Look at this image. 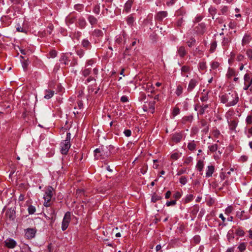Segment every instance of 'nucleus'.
<instances>
[{
    "label": "nucleus",
    "instance_id": "nucleus-1",
    "mask_svg": "<svg viewBox=\"0 0 252 252\" xmlns=\"http://www.w3.org/2000/svg\"><path fill=\"white\" fill-rule=\"evenodd\" d=\"M94 157L97 159H105L110 155V151L108 147L102 146L100 148L96 149L94 151Z\"/></svg>",
    "mask_w": 252,
    "mask_h": 252
},
{
    "label": "nucleus",
    "instance_id": "nucleus-2",
    "mask_svg": "<svg viewBox=\"0 0 252 252\" xmlns=\"http://www.w3.org/2000/svg\"><path fill=\"white\" fill-rule=\"evenodd\" d=\"M54 193V189L52 187L49 186L47 188L43 196V198L44 199V205L45 207H49L50 206V202L51 201Z\"/></svg>",
    "mask_w": 252,
    "mask_h": 252
},
{
    "label": "nucleus",
    "instance_id": "nucleus-3",
    "mask_svg": "<svg viewBox=\"0 0 252 252\" xmlns=\"http://www.w3.org/2000/svg\"><path fill=\"white\" fill-rule=\"evenodd\" d=\"M70 133H67L66 139L61 144V151L62 154L66 155L70 147Z\"/></svg>",
    "mask_w": 252,
    "mask_h": 252
},
{
    "label": "nucleus",
    "instance_id": "nucleus-4",
    "mask_svg": "<svg viewBox=\"0 0 252 252\" xmlns=\"http://www.w3.org/2000/svg\"><path fill=\"white\" fill-rule=\"evenodd\" d=\"M227 98L228 106H233L238 101V96L235 92H232L227 94Z\"/></svg>",
    "mask_w": 252,
    "mask_h": 252
},
{
    "label": "nucleus",
    "instance_id": "nucleus-5",
    "mask_svg": "<svg viewBox=\"0 0 252 252\" xmlns=\"http://www.w3.org/2000/svg\"><path fill=\"white\" fill-rule=\"evenodd\" d=\"M70 220L71 214L70 212H67L65 214L62 221V229L63 231L65 230L67 228L69 223L70 221Z\"/></svg>",
    "mask_w": 252,
    "mask_h": 252
},
{
    "label": "nucleus",
    "instance_id": "nucleus-6",
    "mask_svg": "<svg viewBox=\"0 0 252 252\" xmlns=\"http://www.w3.org/2000/svg\"><path fill=\"white\" fill-rule=\"evenodd\" d=\"M244 89L245 90H247L251 85H252V78H250V75L248 74H246L244 75Z\"/></svg>",
    "mask_w": 252,
    "mask_h": 252
},
{
    "label": "nucleus",
    "instance_id": "nucleus-7",
    "mask_svg": "<svg viewBox=\"0 0 252 252\" xmlns=\"http://www.w3.org/2000/svg\"><path fill=\"white\" fill-rule=\"evenodd\" d=\"M36 232V229L34 228H28L26 229L25 236L29 239L33 238Z\"/></svg>",
    "mask_w": 252,
    "mask_h": 252
},
{
    "label": "nucleus",
    "instance_id": "nucleus-8",
    "mask_svg": "<svg viewBox=\"0 0 252 252\" xmlns=\"http://www.w3.org/2000/svg\"><path fill=\"white\" fill-rule=\"evenodd\" d=\"M5 246L9 249H13L16 246V242L12 239H8L4 241Z\"/></svg>",
    "mask_w": 252,
    "mask_h": 252
},
{
    "label": "nucleus",
    "instance_id": "nucleus-9",
    "mask_svg": "<svg viewBox=\"0 0 252 252\" xmlns=\"http://www.w3.org/2000/svg\"><path fill=\"white\" fill-rule=\"evenodd\" d=\"M167 15L166 11H160L158 12L156 16V19L158 21H161Z\"/></svg>",
    "mask_w": 252,
    "mask_h": 252
},
{
    "label": "nucleus",
    "instance_id": "nucleus-10",
    "mask_svg": "<svg viewBox=\"0 0 252 252\" xmlns=\"http://www.w3.org/2000/svg\"><path fill=\"white\" fill-rule=\"evenodd\" d=\"M198 84L197 80L194 79H192L189 81V83L188 87V91L189 92L191 91Z\"/></svg>",
    "mask_w": 252,
    "mask_h": 252
},
{
    "label": "nucleus",
    "instance_id": "nucleus-11",
    "mask_svg": "<svg viewBox=\"0 0 252 252\" xmlns=\"http://www.w3.org/2000/svg\"><path fill=\"white\" fill-rule=\"evenodd\" d=\"M251 39H252V38H251L250 35L248 34H245L242 39V46H244L245 45H248L250 43Z\"/></svg>",
    "mask_w": 252,
    "mask_h": 252
},
{
    "label": "nucleus",
    "instance_id": "nucleus-12",
    "mask_svg": "<svg viewBox=\"0 0 252 252\" xmlns=\"http://www.w3.org/2000/svg\"><path fill=\"white\" fill-rule=\"evenodd\" d=\"M182 138H183V135L181 133H175L174 134H173L172 138V140L174 142H175L176 143H178V142H179L181 140Z\"/></svg>",
    "mask_w": 252,
    "mask_h": 252
},
{
    "label": "nucleus",
    "instance_id": "nucleus-13",
    "mask_svg": "<svg viewBox=\"0 0 252 252\" xmlns=\"http://www.w3.org/2000/svg\"><path fill=\"white\" fill-rule=\"evenodd\" d=\"M177 54L180 57H184L187 54V51L184 46H180L179 47Z\"/></svg>",
    "mask_w": 252,
    "mask_h": 252
},
{
    "label": "nucleus",
    "instance_id": "nucleus-14",
    "mask_svg": "<svg viewBox=\"0 0 252 252\" xmlns=\"http://www.w3.org/2000/svg\"><path fill=\"white\" fill-rule=\"evenodd\" d=\"M54 94V91L51 90H46L45 92L44 98L48 99L51 98Z\"/></svg>",
    "mask_w": 252,
    "mask_h": 252
},
{
    "label": "nucleus",
    "instance_id": "nucleus-15",
    "mask_svg": "<svg viewBox=\"0 0 252 252\" xmlns=\"http://www.w3.org/2000/svg\"><path fill=\"white\" fill-rule=\"evenodd\" d=\"M229 129L231 130H235L238 124V122L236 120H232L228 122Z\"/></svg>",
    "mask_w": 252,
    "mask_h": 252
},
{
    "label": "nucleus",
    "instance_id": "nucleus-16",
    "mask_svg": "<svg viewBox=\"0 0 252 252\" xmlns=\"http://www.w3.org/2000/svg\"><path fill=\"white\" fill-rule=\"evenodd\" d=\"M214 171V167L213 166H208L206 173V176L208 177H211Z\"/></svg>",
    "mask_w": 252,
    "mask_h": 252
},
{
    "label": "nucleus",
    "instance_id": "nucleus-17",
    "mask_svg": "<svg viewBox=\"0 0 252 252\" xmlns=\"http://www.w3.org/2000/svg\"><path fill=\"white\" fill-rule=\"evenodd\" d=\"M203 161L201 159L198 160L196 165V168H197V169L199 171H201L203 168Z\"/></svg>",
    "mask_w": 252,
    "mask_h": 252
},
{
    "label": "nucleus",
    "instance_id": "nucleus-18",
    "mask_svg": "<svg viewBox=\"0 0 252 252\" xmlns=\"http://www.w3.org/2000/svg\"><path fill=\"white\" fill-rule=\"evenodd\" d=\"M132 4L131 0H128L125 5V10L126 12H128L131 9Z\"/></svg>",
    "mask_w": 252,
    "mask_h": 252
},
{
    "label": "nucleus",
    "instance_id": "nucleus-19",
    "mask_svg": "<svg viewBox=\"0 0 252 252\" xmlns=\"http://www.w3.org/2000/svg\"><path fill=\"white\" fill-rule=\"evenodd\" d=\"M82 45L83 47L86 48L87 49H89L91 47V45L90 42L87 39H84L82 41Z\"/></svg>",
    "mask_w": 252,
    "mask_h": 252
},
{
    "label": "nucleus",
    "instance_id": "nucleus-20",
    "mask_svg": "<svg viewBox=\"0 0 252 252\" xmlns=\"http://www.w3.org/2000/svg\"><path fill=\"white\" fill-rule=\"evenodd\" d=\"M235 74H236L235 71L234 69L231 68H228V71H227V73L226 74V75L228 78H230L232 77V76H235Z\"/></svg>",
    "mask_w": 252,
    "mask_h": 252
},
{
    "label": "nucleus",
    "instance_id": "nucleus-21",
    "mask_svg": "<svg viewBox=\"0 0 252 252\" xmlns=\"http://www.w3.org/2000/svg\"><path fill=\"white\" fill-rule=\"evenodd\" d=\"M247 244L246 243H241L239 244L238 247V249H239L240 252H243L246 249Z\"/></svg>",
    "mask_w": 252,
    "mask_h": 252
},
{
    "label": "nucleus",
    "instance_id": "nucleus-22",
    "mask_svg": "<svg viewBox=\"0 0 252 252\" xmlns=\"http://www.w3.org/2000/svg\"><path fill=\"white\" fill-rule=\"evenodd\" d=\"M188 148L190 151H193L195 149L196 144L194 143V141L189 143L188 145Z\"/></svg>",
    "mask_w": 252,
    "mask_h": 252
},
{
    "label": "nucleus",
    "instance_id": "nucleus-23",
    "mask_svg": "<svg viewBox=\"0 0 252 252\" xmlns=\"http://www.w3.org/2000/svg\"><path fill=\"white\" fill-rule=\"evenodd\" d=\"M88 20L89 22L92 25L95 24L97 22V19L93 16H90L88 18Z\"/></svg>",
    "mask_w": 252,
    "mask_h": 252
},
{
    "label": "nucleus",
    "instance_id": "nucleus-24",
    "mask_svg": "<svg viewBox=\"0 0 252 252\" xmlns=\"http://www.w3.org/2000/svg\"><path fill=\"white\" fill-rule=\"evenodd\" d=\"M91 68L90 67H86L83 71H82V74L84 76L86 77L88 76L91 72Z\"/></svg>",
    "mask_w": 252,
    "mask_h": 252
},
{
    "label": "nucleus",
    "instance_id": "nucleus-25",
    "mask_svg": "<svg viewBox=\"0 0 252 252\" xmlns=\"http://www.w3.org/2000/svg\"><path fill=\"white\" fill-rule=\"evenodd\" d=\"M6 214L7 217H8L10 219H13L15 214V212L13 211V210L11 211L10 210L7 211Z\"/></svg>",
    "mask_w": 252,
    "mask_h": 252
},
{
    "label": "nucleus",
    "instance_id": "nucleus-26",
    "mask_svg": "<svg viewBox=\"0 0 252 252\" xmlns=\"http://www.w3.org/2000/svg\"><path fill=\"white\" fill-rule=\"evenodd\" d=\"M181 156V154L179 153H175L171 155V158L174 160H177Z\"/></svg>",
    "mask_w": 252,
    "mask_h": 252
},
{
    "label": "nucleus",
    "instance_id": "nucleus-27",
    "mask_svg": "<svg viewBox=\"0 0 252 252\" xmlns=\"http://www.w3.org/2000/svg\"><path fill=\"white\" fill-rule=\"evenodd\" d=\"M192 158L191 157H187L185 158L184 163L185 164L189 165L192 163Z\"/></svg>",
    "mask_w": 252,
    "mask_h": 252
},
{
    "label": "nucleus",
    "instance_id": "nucleus-28",
    "mask_svg": "<svg viewBox=\"0 0 252 252\" xmlns=\"http://www.w3.org/2000/svg\"><path fill=\"white\" fill-rule=\"evenodd\" d=\"M183 87L181 86H177V89L176 90V94L178 95V96H179L182 93H183Z\"/></svg>",
    "mask_w": 252,
    "mask_h": 252
},
{
    "label": "nucleus",
    "instance_id": "nucleus-29",
    "mask_svg": "<svg viewBox=\"0 0 252 252\" xmlns=\"http://www.w3.org/2000/svg\"><path fill=\"white\" fill-rule=\"evenodd\" d=\"M233 210V208L231 206H228L225 210V214L226 215H229Z\"/></svg>",
    "mask_w": 252,
    "mask_h": 252
},
{
    "label": "nucleus",
    "instance_id": "nucleus-30",
    "mask_svg": "<svg viewBox=\"0 0 252 252\" xmlns=\"http://www.w3.org/2000/svg\"><path fill=\"white\" fill-rule=\"evenodd\" d=\"M209 150L211 152H214L218 149V145L217 144H213L208 147Z\"/></svg>",
    "mask_w": 252,
    "mask_h": 252
},
{
    "label": "nucleus",
    "instance_id": "nucleus-31",
    "mask_svg": "<svg viewBox=\"0 0 252 252\" xmlns=\"http://www.w3.org/2000/svg\"><path fill=\"white\" fill-rule=\"evenodd\" d=\"M28 210L30 214H34L36 210L35 207L32 205L29 206Z\"/></svg>",
    "mask_w": 252,
    "mask_h": 252
},
{
    "label": "nucleus",
    "instance_id": "nucleus-32",
    "mask_svg": "<svg viewBox=\"0 0 252 252\" xmlns=\"http://www.w3.org/2000/svg\"><path fill=\"white\" fill-rule=\"evenodd\" d=\"M236 233L239 236H243L245 235L244 231L241 228L237 229Z\"/></svg>",
    "mask_w": 252,
    "mask_h": 252
},
{
    "label": "nucleus",
    "instance_id": "nucleus-33",
    "mask_svg": "<svg viewBox=\"0 0 252 252\" xmlns=\"http://www.w3.org/2000/svg\"><path fill=\"white\" fill-rule=\"evenodd\" d=\"M217 47V42L216 41H214L211 44V47H210V51L211 52H213L216 49Z\"/></svg>",
    "mask_w": 252,
    "mask_h": 252
},
{
    "label": "nucleus",
    "instance_id": "nucleus-34",
    "mask_svg": "<svg viewBox=\"0 0 252 252\" xmlns=\"http://www.w3.org/2000/svg\"><path fill=\"white\" fill-rule=\"evenodd\" d=\"M227 94L225 95H222L221 96V102L223 103H226L228 104V101L227 98Z\"/></svg>",
    "mask_w": 252,
    "mask_h": 252
},
{
    "label": "nucleus",
    "instance_id": "nucleus-35",
    "mask_svg": "<svg viewBox=\"0 0 252 252\" xmlns=\"http://www.w3.org/2000/svg\"><path fill=\"white\" fill-rule=\"evenodd\" d=\"M246 54L250 60H252V50L251 49L247 50Z\"/></svg>",
    "mask_w": 252,
    "mask_h": 252
},
{
    "label": "nucleus",
    "instance_id": "nucleus-36",
    "mask_svg": "<svg viewBox=\"0 0 252 252\" xmlns=\"http://www.w3.org/2000/svg\"><path fill=\"white\" fill-rule=\"evenodd\" d=\"M54 26L52 24H50L47 27V32L49 33V34H51L52 31L53 30Z\"/></svg>",
    "mask_w": 252,
    "mask_h": 252
},
{
    "label": "nucleus",
    "instance_id": "nucleus-37",
    "mask_svg": "<svg viewBox=\"0 0 252 252\" xmlns=\"http://www.w3.org/2000/svg\"><path fill=\"white\" fill-rule=\"evenodd\" d=\"M161 199V197L160 196H158L157 195H153V196L152 197V201L153 202H156L158 200H159Z\"/></svg>",
    "mask_w": 252,
    "mask_h": 252
},
{
    "label": "nucleus",
    "instance_id": "nucleus-38",
    "mask_svg": "<svg viewBox=\"0 0 252 252\" xmlns=\"http://www.w3.org/2000/svg\"><path fill=\"white\" fill-rule=\"evenodd\" d=\"M208 107V105H205L204 106H201L200 108V110L199 111V113L200 114L202 115L204 113L205 109L207 108Z\"/></svg>",
    "mask_w": 252,
    "mask_h": 252
},
{
    "label": "nucleus",
    "instance_id": "nucleus-39",
    "mask_svg": "<svg viewBox=\"0 0 252 252\" xmlns=\"http://www.w3.org/2000/svg\"><path fill=\"white\" fill-rule=\"evenodd\" d=\"M180 113V109L178 107H175L174 108L172 114L174 116H175L177 115H178Z\"/></svg>",
    "mask_w": 252,
    "mask_h": 252
},
{
    "label": "nucleus",
    "instance_id": "nucleus-40",
    "mask_svg": "<svg viewBox=\"0 0 252 252\" xmlns=\"http://www.w3.org/2000/svg\"><path fill=\"white\" fill-rule=\"evenodd\" d=\"M229 42L228 38H224L222 42V45L223 46H227Z\"/></svg>",
    "mask_w": 252,
    "mask_h": 252
},
{
    "label": "nucleus",
    "instance_id": "nucleus-41",
    "mask_svg": "<svg viewBox=\"0 0 252 252\" xmlns=\"http://www.w3.org/2000/svg\"><path fill=\"white\" fill-rule=\"evenodd\" d=\"M189 67L188 66H183L181 69L182 73L188 72L189 71Z\"/></svg>",
    "mask_w": 252,
    "mask_h": 252
},
{
    "label": "nucleus",
    "instance_id": "nucleus-42",
    "mask_svg": "<svg viewBox=\"0 0 252 252\" xmlns=\"http://www.w3.org/2000/svg\"><path fill=\"white\" fill-rule=\"evenodd\" d=\"M76 53L80 58H82L84 55V51L82 49H79L76 51Z\"/></svg>",
    "mask_w": 252,
    "mask_h": 252
},
{
    "label": "nucleus",
    "instance_id": "nucleus-43",
    "mask_svg": "<svg viewBox=\"0 0 252 252\" xmlns=\"http://www.w3.org/2000/svg\"><path fill=\"white\" fill-rule=\"evenodd\" d=\"M230 56H231V58H230V59H229L228 60V63L230 64H231L233 62L234 59L235 57V54L234 53L231 52L230 53Z\"/></svg>",
    "mask_w": 252,
    "mask_h": 252
},
{
    "label": "nucleus",
    "instance_id": "nucleus-44",
    "mask_svg": "<svg viewBox=\"0 0 252 252\" xmlns=\"http://www.w3.org/2000/svg\"><path fill=\"white\" fill-rule=\"evenodd\" d=\"M212 133L215 137H218L220 134V131L217 129L214 130Z\"/></svg>",
    "mask_w": 252,
    "mask_h": 252
},
{
    "label": "nucleus",
    "instance_id": "nucleus-45",
    "mask_svg": "<svg viewBox=\"0 0 252 252\" xmlns=\"http://www.w3.org/2000/svg\"><path fill=\"white\" fill-rule=\"evenodd\" d=\"M94 13L95 14H99L100 12V7L99 5H96L94 7V10H93Z\"/></svg>",
    "mask_w": 252,
    "mask_h": 252
},
{
    "label": "nucleus",
    "instance_id": "nucleus-46",
    "mask_svg": "<svg viewBox=\"0 0 252 252\" xmlns=\"http://www.w3.org/2000/svg\"><path fill=\"white\" fill-rule=\"evenodd\" d=\"M187 180L185 177H182L180 179V182L182 185H185L187 183Z\"/></svg>",
    "mask_w": 252,
    "mask_h": 252
},
{
    "label": "nucleus",
    "instance_id": "nucleus-47",
    "mask_svg": "<svg viewBox=\"0 0 252 252\" xmlns=\"http://www.w3.org/2000/svg\"><path fill=\"white\" fill-rule=\"evenodd\" d=\"M206 63L204 62L199 63V68L201 70H204L206 68Z\"/></svg>",
    "mask_w": 252,
    "mask_h": 252
},
{
    "label": "nucleus",
    "instance_id": "nucleus-48",
    "mask_svg": "<svg viewBox=\"0 0 252 252\" xmlns=\"http://www.w3.org/2000/svg\"><path fill=\"white\" fill-rule=\"evenodd\" d=\"M94 63V61L92 59L88 60L86 63V67H87L89 66H92Z\"/></svg>",
    "mask_w": 252,
    "mask_h": 252
},
{
    "label": "nucleus",
    "instance_id": "nucleus-49",
    "mask_svg": "<svg viewBox=\"0 0 252 252\" xmlns=\"http://www.w3.org/2000/svg\"><path fill=\"white\" fill-rule=\"evenodd\" d=\"M176 204V200H172L171 201H168L166 203V205L167 206H173Z\"/></svg>",
    "mask_w": 252,
    "mask_h": 252
},
{
    "label": "nucleus",
    "instance_id": "nucleus-50",
    "mask_svg": "<svg viewBox=\"0 0 252 252\" xmlns=\"http://www.w3.org/2000/svg\"><path fill=\"white\" fill-rule=\"evenodd\" d=\"M16 30L18 32H25L26 30L24 29L22 27H21L20 25H18V26L16 28Z\"/></svg>",
    "mask_w": 252,
    "mask_h": 252
},
{
    "label": "nucleus",
    "instance_id": "nucleus-51",
    "mask_svg": "<svg viewBox=\"0 0 252 252\" xmlns=\"http://www.w3.org/2000/svg\"><path fill=\"white\" fill-rule=\"evenodd\" d=\"M173 196L177 200L181 197V194L180 192L177 191L174 193Z\"/></svg>",
    "mask_w": 252,
    "mask_h": 252
},
{
    "label": "nucleus",
    "instance_id": "nucleus-52",
    "mask_svg": "<svg viewBox=\"0 0 252 252\" xmlns=\"http://www.w3.org/2000/svg\"><path fill=\"white\" fill-rule=\"evenodd\" d=\"M124 133L126 136L129 137L131 135V132L129 129H125L124 131Z\"/></svg>",
    "mask_w": 252,
    "mask_h": 252
},
{
    "label": "nucleus",
    "instance_id": "nucleus-53",
    "mask_svg": "<svg viewBox=\"0 0 252 252\" xmlns=\"http://www.w3.org/2000/svg\"><path fill=\"white\" fill-rule=\"evenodd\" d=\"M85 23H86V22L84 19H80L79 20V24L80 26H81L82 27H83L85 26Z\"/></svg>",
    "mask_w": 252,
    "mask_h": 252
},
{
    "label": "nucleus",
    "instance_id": "nucleus-54",
    "mask_svg": "<svg viewBox=\"0 0 252 252\" xmlns=\"http://www.w3.org/2000/svg\"><path fill=\"white\" fill-rule=\"evenodd\" d=\"M246 122L248 124H251L252 123V116H248L246 118Z\"/></svg>",
    "mask_w": 252,
    "mask_h": 252
},
{
    "label": "nucleus",
    "instance_id": "nucleus-55",
    "mask_svg": "<svg viewBox=\"0 0 252 252\" xmlns=\"http://www.w3.org/2000/svg\"><path fill=\"white\" fill-rule=\"evenodd\" d=\"M57 52L55 50H52L50 52V56L51 58H55L57 56Z\"/></svg>",
    "mask_w": 252,
    "mask_h": 252
},
{
    "label": "nucleus",
    "instance_id": "nucleus-56",
    "mask_svg": "<svg viewBox=\"0 0 252 252\" xmlns=\"http://www.w3.org/2000/svg\"><path fill=\"white\" fill-rule=\"evenodd\" d=\"M153 162H154V164H153V167L155 169H157L158 167V164L157 163L158 162V160L157 159H154Z\"/></svg>",
    "mask_w": 252,
    "mask_h": 252
},
{
    "label": "nucleus",
    "instance_id": "nucleus-57",
    "mask_svg": "<svg viewBox=\"0 0 252 252\" xmlns=\"http://www.w3.org/2000/svg\"><path fill=\"white\" fill-rule=\"evenodd\" d=\"M219 66V63L217 62H213L211 64V67L213 69H216Z\"/></svg>",
    "mask_w": 252,
    "mask_h": 252
},
{
    "label": "nucleus",
    "instance_id": "nucleus-58",
    "mask_svg": "<svg viewBox=\"0 0 252 252\" xmlns=\"http://www.w3.org/2000/svg\"><path fill=\"white\" fill-rule=\"evenodd\" d=\"M121 101L123 102H126L128 101V98L125 95L122 96L121 98Z\"/></svg>",
    "mask_w": 252,
    "mask_h": 252
},
{
    "label": "nucleus",
    "instance_id": "nucleus-59",
    "mask_svg": "<svg viewBox=\"0 0 252 252\" xmlns=\"http://www.w3.org/2000/svg\"><path fill=\"white\" fill-rule=\"evenodd\" d=\"M195 40L194 39H191L190 41H189L188 42V44L189 47H191L193 45H194L195 43Z\"/></svg>",
    "mask_w": 252,
    "mask_h": 252
},
{
    "label": "nucleus",
    "instance_id": "nucleus-60",
    "mask_svg": "<svg viewBox=\"0 0 252 252\" xmlns=\"http://www.w3.org/2000/svg\"><path fill=\"white\" fill-rule=\"evenodd\" d=\"M77 107L79 109H81L83 107V103L81 100H79L77 101Z\"/></svg>",
    "mask_w": 252,
    "mask_h": 252
},
{
    "label": "nucleus",
    "instance_id": "nucleus-61",
    "mask_svg": "<svg viewBox=\"0 0 252 252\" xmlns=\"http://www.w3.org/2000/svg\"><path fill=\"white\" fill-rule=\"evenodd\" d=\"M183 22V20L182 18H180V19H179L178 20V21L177 22V26L178 27H180L181 26L182 23Z\"/></svg>",
    "mask_w": 252,
    "mask_h": 252
},
{
    "label": "nucleus",
    "instance_id": "nucleus-62",
    "mask_svg": "<svg viewBox=\"0 0 252 252\" xmlns=\"http://www.w3.org/2000/svg\"><path fill=\"white\" fill-rule=\"evenodd\" d=\"M244 59V56L241 54L238 55V56L237 57V60L239 62L242 61Z\"/></svg>",
    "mask_w": 252,
    "mask_h": 252
},
{
    "label": "nucleus",
    "instance_id": "nucleus-63",
    "mask_svg": "<svg viewBox=\"0 0 252 252\" xmlns=\"http://www.w3.org/2000/svg\"><path fill=\"white\" fill-rule=\"evenodd\" d=\"M95 77H92V76H90V77H89L87 80H86V82H87L88 83H89L91 81H95Z\"/></svg>",
    "mask_w": 252,
    "mask_h": 252
},
{
    "label": "nucleus",
    "instance_id": "nucleus-64",
    "mask_svg": "<svg viewBox=\"0 0 252 252\" xmlns=\"http://www.w3.org/2000/svg\"><path fill=\"white\" fill-rule=\"evenodd\" d=\"M202 19V17L200 16H197L195 18V20H194V22H199V21H200Z\"/></svg>",
    "mask_w": 252,
    "mask_h": 252
}]
</instances>
